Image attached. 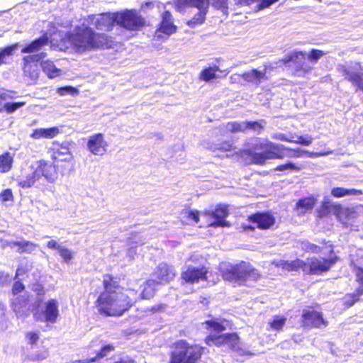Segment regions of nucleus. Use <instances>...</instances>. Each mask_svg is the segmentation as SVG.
I'll use <instances>...</instances> for the list:
<instances>
[{
  "instance_id": "obj_1",
  "label": "nucleus",
  "mask_w": 363,
  "mask_h": 363,
  "mask_svg": "<svg viewBox=\"0 0 363 363\" xmlns=\"http://www.w3.org/2000/svg\"><path fill=\"white\" fill-rule=\"evenodd\" d=\"M102 277L103 291L94 301L97 313L102 317H120L128 311L140 297L150 299L155 294V289L150 281L139 294L135 289L121 286L119 279L112 274H105Z\"/></svg>"
},
{
  "instance_id": "obj_2",
  "label": "nucleus",
  "mask_w": 363,
  "mask_h": 363,
  "mask_svg": "<svg viewBox=\"0 0 363 363\" xmlns=\"http://www.w3.org/2000/svg\"><path fill=\"white\" fill-rule=\"evenodd\" d=\"M238 154L247 162L259 165L264 164L267 160L298 158L305 154L309 155L307 151L298 147L291 148L261 138H257L251 148L240 150Z\"/></svg>"
},
{
  "instance_id": "obj_3",
  "label": "nucleus",
  "mask_w": 363,
  "mask_h": 363,
  "mask_svg": "<svg viewBox=\"0 0 363 363\" xmlns=\"http://www.w3.org/2000/svg\"><path fill=\"white\" fill-rule=\"evenodd\" d=\"M72 47L77 53L82 54L98 50H108L115 45L114 38L105 33L96 32L89 26L82 23L74 27L67 35Z\"/></svg>"
},
{
  "instance_id": "obj_4",
  "label": "nucleus",
  "mask_w": 363,
  "mask_h": 363,
  "mask_svg": "<svg viewBox=\"0 0 363 363\" xmlns=\"http://www.w3.org/2000/svg\"><path fill=\"white\" fill-rule=\"evenodd\" d=\"M222 279L237 285H245L247 281H257L262 274L250 262L226 263L220 268Z\"/></svg>"
},
{
  "instance_id": "obj_5",
  "label": "nucleus",
  "mask_w": 363,
  "mask_h": 363,
  "mask_svg": "<svg viewBox=\"0 0 363 363\" xmlns=\"http://www.w3.org/2000/svg\"><path fill=\"white\" fill-rule=\"evenodd\" d=\"M212 4L216 9H228V0H211ZM210 6V0H174V7L178 12H183L188 7H194L199 9V11L186 24L190 28L204 23L206 15Z\"/></svg>"
},
{
  "instance_id": "obj_6",
  "label": "nucleus",
  "mask_w": 363,
  "mask_h": 363,
  "mask_svg": "<svg viewBox=\"0 0 363 363\" xmlns=\"http://www.w3.org/2000/svg\"><path fill=\"white\" fill-rule=\"evenodd\" d=\"M169 363H196L201 359L203 348L199 345H190L185 340L173 344Z\"/></svg>"
},
{
  "instance_id": "obj_7",
  "label": "nucleus",
  "mask_w": 363,
  "mask_h": 363,
  "mask_svg": "<svg viewBox=\"0 0 363 363\" xmlns=\"http://www.w3.org/2000/svg\"><path fill=\"white\" fill-rule=\"evenodd\" d=\"M320 244L329 249L330 255L328 258H318L312 257L306 261L305 274L308 275H320L328 272L331 267L339 260V257L335 254L334 245L330 241L323 240Z\"/></svg>"
},
{
  "instance_id": "obj_8",
  "label": "nucleus",
  "mask_w": 363,
  "mask_h": 363,
  "mask_svg": "<svg viewBox=\"0 0 363 363\" xmlns=\"http://www.w3.org/2000/svg\"><path fill=\"white\" fill-rule=\"evenodd\" d=\"M48 152L51 160L60 166V173L65 174L74 169L75 161L69 143L54 140Z\"/></svg>"
},
{
  "instance_id": "obj_9",
  "label": "nucleus",
  "mask_w": 363,
  "mask_h": 363,
  "mask_svg": "<svg viewBox=\"0 0 363 363\" xmlns=\"http://www.w3.org/2000/svg\"><path fill=\"white\" fill-rule=\"evenodd\" d=\"M117 24L129 31H138L146 25L145 19L135 9L116 12Z\"/></svg>"
},
{
  "instance_id": "obj_10",
  "label": "nucleus",
  "mask_w": 363,
  "mask_h": 363,
  "mask_svg": "<svg viewBox=\"0 0 363 363\" xmlns=\"http://www.w3.org/2000/svg\"><path fill=\"white\" fill-rule=\"evenodd\" d=\"M308 60L306 52L294 51L286 55L280 61L284 65L292 62L294 65L292 74L295 77H304L313 70V67L310 65Z\"/></svg>"
},
{
  "instance_id": "obj_11",
  "label": "nucleus",
  "mask_w": 363,
  "mask_h": 363,
  "mask_svg": "<svg viewBox=\"0 0 363 363\" xmlns=\"http://www.w3.org/2000/svg\"><path fill=\"white\" fill-rule=\"evenodd\" d=\"M247 220L253 225L244 226V230L252 231L257 228L266 230L271 229L275 225L276 218L272 211H257L249 215Z\"/></svg>"
},
{
  "instance_id": "obj_12",
  "label": "nucleus",
  "mask_w": 363,
  "mask_h": 363,
  "mask_svg": "<svg viewBox=\"0 0 363 363\" xmlns=\"http://www.w3.org/2000/svg\"><path fill=\"white\" fill-rule=\"evenodd\" d=\"M300 322L303 328H321L326 327L328 324L324 318L323 313L315 310V308L312 306L303 309Z\"/></svg>"
},
{
  "instance_id": "obj_13",
  "label": "nucleus",
  "mask_w": 363,
  "mask_h": 363,
  "mask_svg": "<svg viewBox=\"0 0 363 363\" xmlns=\"http://www.w3.org/2000/svg\"><path fill=\"white\" fill-rule=\"evenodd\" d=\"M203 215L211 220L208 226L218 228L230 225L229 222L225 220L228 215V210L225 205L218 204L213 209L205 210Z\"/></svg>"
},
{
  "instance_id": "obj_14",
  "label": "nucleus",
  "mask_w": 363,
  "mask_h": 363,
  "mask_svg": "<svg viewBox=\"0 0 363 363\" xmlns=\"http://www.w3.org/2000/svg\"><path fill=\"white\" fill-rule=\"evenodd\" d=\"M207 274L208 268L204 265L200 267L189 265L182 272L180 279L182 284H194L200 281H207Z\"/></svg>"
},
{
  "instance_id": "obj_15",
  "label": "nucleus",
  "mask_w": 363,
  "mask_h": 363,
  "mask_svg": "<svg viewBox=\"0 0 363 363\" xmlns=\"http://www.w3.org/2000/svg\"><path fill=\"white\" fill-rule=\"evenodd\" d=\"M177 27L173 23L172 13L165 11L162 14V21L159 23L154 33V39L160 40L169 38L177 32Z\"/></svg>"
},
{
  "instance_id": "obj_16",
  "label": "nucleus",
  "mask_w": 363,
  "mask_h": 363,
  "mask_svg": "<svg viewBox=\"0 0 363 363\" xmlns=\"http://www.w3.org/2000/svg\"><path fill=\"white\" fill-rule=\"evenodd\" d=\"M45 52L25 56L23 58V71L24 76L31 80L37 79L39 75L38 62L45 57Z\"/></svg>"
},
{
  "instance_id": "obj_17",
  "label": "nucleus",
  "mask_w": 363,
  "mask_h": 363,
  "mask_svg": "<svg viewBox=\"0 0 363 363\" xmlns=\"http://www.w3.org/2000/svg\"><path fill=\"white\" fill-rule=\"evenodd\" d=\"M35 169L40 178L43 177L50 183H53L57 179L59 172H60V166L52 160L50 162L43 159L40 160Z\"/></svg>"
},
{
  "instance_id": "obj_18",
  "label": "nucleus",
  "mask_w": 363,
  "mask_h": 363,
  "mask_svg": "<svg viewBox=\"0 0 363 363\" xmlns=\"http://www.w3.org/2000/svg\"><path fill=\"white\" fill-rule=\"evenodd\" d=\"M86 146L93 155L102 156L106 152L108 144L102 133H95L89 138Z\"/></svg>"
},
{
  "instance_id": "obj_19",
  "label": "nucleus",
  "mask_w": 363,
  "mask_h": 363,
  "mask_svg": "<svg viewBox=\"0 0 363 363\" xmlns=\"http://www.w3.org/2000/svg\"><path fill=\"white\" fill-rule=\"evenodd\" d=\"M152 274L155 277L154 281L157 284H165L175 277V272L172 267L164 262L156 267Z\"/></svg>"
},
{
  "instance_id": "obj_20",
  "label": "nucleus",
  "mask_w": 363,
  "mask_h": 363,
  "mask_svg": "<svg viewBox=\"0 0 363 363\" xmlns=\"http://www.w3.org/2000/svg\"><path fill=\"white\" fill-rule=\"evenodd\" d=\"M116 23H117L116 12L103 13L96 19L94 26L98 30L109 32L113 30Z\"/></svg>"
},
{
  "instance_id": "obj_21",
  "label": "nucleus",
  "mask_w": 363,
  "mask_h": 363,
  "mask_svg": "<svg viewBox=\"0 0 363 363\" xmlns=\"http://www.w3.org/2000/svg\"><path fill=\"white\" fill-rule=\"evenodd\" d=\"M44 321L48 323H56L59 316L58 303L55 299L51 298L45 303L43 311Z\"/></svg>"
},
{
  "instance_id": "obj_22",
  "label": "nucleus",
  "mask_w": 363,
  "mask_h": 363,
  "mask_svg": "<svg viewBox=\"0 0 363 363\" xmlns=\"http://www.w3.org/2000/svg\"><path fill=\"white\" fill-rule=\"evenodd\" d=\"M275 265L284 271L297 272L301 269L305 273L306 261L299 258L291 261L281 259Z\"/></svg>"
},
{
  "instance_id": "obj_23",
  "label": "nucleus",
  "mask_w": 363,
  "mask_h": 363,
  "mask_svg": "<svg viewBox=\"0 0 363 363\" xmlns=\"http://www.w3.org/2000/svg\"><path fill=\"white\" fill-rule=\"evenodd\" d=\"M241 77L247 82L255 84L256 85H259L262 79H267L265 72H261L257 69H252L244 72L241 74Z\"/></svg>"
},
{
  "instance_id": "obj_24",
  "label": "nucleus",
  "mask_w": 363,
  "mask_h": 363,
  "mask_svg": "<svg viewBox=\"0 0 363 363\" xmlns=\"http://www.w3.org/2000/svg\"><path fill=\"white\" fill-rule=\"evenodd\" d=\"M60 133L58 127H51L48 128H36L33 130L30 137L35 140L40 138L52 139Z\"/></svg>"
},
{
  "instance_id": "obj_25",
  "label": "nucleus",
  "mask_w": 363,
  "mask_h": 363,
  "mask_svg": "<svg viewBox=\"0 0 363 363\" xmlns=\"http://www.w3.org/2000/svg\"><path fill=\"white\" fill-rule=\"evenodd\" d=\"M9 246L11 247H16V251L19 254H30L38 247V244L28 240L10 242Z\"/></svg>"
},
{
  "instance_id": "obj_26",
  "label": "nucleus",
  "mask_w": 363,
  "mask_h": 363,
  "mask_svg": "<svg viewBox=\"0 0 363 363\" xmlns=\"http://www.w3.org/2000/svg\"><path fill=\"white\" fill-rule=\"evenodd\" d=\"M316 203V199L313 196L300 199L296 203L294 209L298 211L299 214H303L313 208Z\"/></svg>"
},
{
  "instance_id": "obj_27",
  "label": "nucleus",
  "mask_w": 363,
  "mask_h": 363,
  "mask_svg": "<svg viewBox=\"0 0 363 363\" xmlns=\"http://www.w3.org/2000/svg\"><path fill=\"white\" fill-rule=\"evenodd\" d=\"M48 42V38L47 33H45L43 36L33 40L30 43L23 47L21 50L23 53H31L33 52L38 51L44 45H47Z\"/></svg>"
},
{
  "instance_id": "obj_28",
  "label": "nucleus",
  "mask_w": 363,
  "mask_h": 363,
  "mask_svg": "<svg viewBox=\"0 0 363 363\" xmlns=\"http://www.w3.org/2000/svg\"><path fill=\"white\" fill-rule=\"evenodd\" d=\"M221 69L217 65L204 67L199 74V79L203 82H210L217 77V72H220Z\"/></svg>"
},
{
  "instance_id": "obj_29",
  "label": "nucleus",
  "mask_w": 363,
  "mask_h": 363,
  "mask_svg": "<svg viewBox=\"0 0 363 363\" xmlns=\"http://www.w3.org/2000/svg\"><path fill=\"white\" fill-rule=\"evenodd\" d=\"M43 72L50 79L55 78L61 74V69L56 67L54 62L50 60L41 62Z\"/></svg>"
},
{
  "instance_id": "obj_30",
  "label": "nucleus",
  "mask_w": 363,
  "mask_h": 363,
  "mask_svg": "<svg viewBox=\"0 0 363 363\" xmlns=\"http://www.w3.org/2000/svg\"><path fill=\"white\" fill-rule=\"evenodd\" d=\"M40 179L36 169L30 174L22 177L18 182V186L23 189H28L33 186Z\"/></svg>"
},
{
  "instance_id": "obj_31",
  "label": "nucleus",
  "mask_w": 363,
  "mask_h": 363,
  "mask_svg": "<svg viewBox=\"0 0 363 363\" xmlns=\"http://www.w3.org/2000/svg\"><path fill=\"white\" fill-rule=\"evenodd\" d=\"M13 164V157L9 152H4L0 155V173L4 174L10 172Z\"/></svg>"
},
{
  "instance_id": "obj_32",
  "label": "nucleus",
  "mask_w": 363,
  "mask_h": 363,
  "mask_svg": "<svg viewBox=\"0 0 363 363\" xmlns=\"http://www.w3.org/2000/svg\"><path fill=\"white\" fill-rule=\"evenodd\" d=\"M363 295V291L356 288L354 292L346 294L343 297V306L345 308H350L356 303L359 302L361 296Z\"/></svg>"
},
{
  "instance_id": "obj_33",
  "label": "nucleus",
  "mask_w": 363,
  "mask_h": 363,
  "mask_svg": "<svg viewBox=\"0 0 363 363\" xmlns=\"http://www.w3.org/2000/svg\"><path fill=\"white\" fill-rule=\"evenodd\" d=\"M304 168V165L299 163L287 161L285 163L278 164L274 168L275 171L290 172H299Z\"/></svg>"
},
{
  "instance_id": "obj_34",
  "label": "nucleus",
  "mask_w": 363,
  "mask_h": 363,
  "mask_svg": "<svg viewBox=\"0 0 363 363\" xmlns=\"http://www.w3.org/2000/svg\"><path fill=\"white\" fill-rule=\"evenodd\" d=\"M362 190L355 189L334 187L331 189V194L335 198H340L347 195H362Z\"/></svg>"
},
{
  "instance_id": "obj_35",
  "label": "nucleus",
  "mask_w": 363,
  "mask_h": 363,
  "mask_svg": "<svg viewBox=\"0 0 363 363\" xmlns=\"http://www.w3.org/2000/svg\"><path fill=\"white\" fill-rule=\"evenodd\" d=\"M226 335L225 333L220 335L209 334L206 337L204 341L208 346L215 345L216 347H221L225 345V337H228Z\"/></svg>"
},
{
  "instance_id": "obj_36",
  "label": "nucleus",
  "mask_w": 363,
  "mask_h": 363,
  "mask_svg": "<svg viewBox=\"0 0 363 363\" xmlns=\"http://www.w3.org/2000/svg\"><path fill=\"white\" fill-rule=\"evenodd\" d=\"M286 322V318L281 315H274L272 320L268 322L269 330L280 332L283 330Z\"/></svg>"
},
{
  "instance_id": "obj_37",
  "label": "nucleus",
  "mask_w": 363,
  "mask_h": 363,
  "mask_svg": "<svg viewBox=\"0 0 363 363\" xmlns=\"http://www.w3.org/2000/svg\"><path fill=\"white\" fill-rule=\"evenodd\" d=\"M332 208L340 209L341 205L340 204H332L330 201H323L319 208L317 209V212L319 217H324L328 216Z\"/></svg>"
},
{
  "instance_id": "obj_38",
  "label": "nucleus",
  "mask_w": 363,
  "mask_h": 363,
  "mask_svg": "<svg viewBox=\"0 0 363 363\" xmlns=\"http://www.w3.org/2000/svg\"><path fill=\"white\" fill-rule=\"evenodd\" d=\"M114 350L115 346L112 344L104 345L96 352L95 357L90 358L89 361H94V362L99 361L106 357L108 354L113 352Z\"/></svg>"
},
{
  "instance_id": "obj_39",
  "label": "nucleus",
  "mask_w": 363,
  "mask_h": 363,
  "mask_svg": "<svg viewBox=\"0 0 363 363\" xmlns=\"http://www.w3.org/2000/svg\"><path fill=\"white\" fill-rule=\"evenodd\" d=\"M345 79L350 82L352 84L360 89V86L362 84V74L358 72H350L348 70H345L343 73Z\"/></svg>"
},
{
  "instance_id": "obj_40",
  "label": "nucleus",
  "mask_w": 363,
  "mask_h": 363,
  "mask_svg": "<svg viewBox=\"0 0 363 363\" xmlns=\"http://www.w3.org/2000/svg\"><path fill=\"white\" fill-rule=\"evenodd\" d=\"M203 324L206 325V328L209 331H214L217 333L223 332L225 330V327L222 322H218L216 320H206Z\"/></svg>"
},
{
  "instance_id": "obj_41",
  "label": "nucleus",
  "mask_w": 363,
  "mask_h": 363,
  "mask_svg": "<svg viewBox=\"0 0 363 363\" xmlns=\"http://www.w3.org/2000/svg\"><path fill=\"white\" fill-rule=\"evenodd\" d=\"M225 345H228L231 350H236L239 347L240 337L235 333H225Z\"/></svg>"
},
{
  "instance_id": "obj_42",
  "label": "nucleus",
  "mask_w": 363,
  "mask_h": 363,
  "mask_svg": "<svg viewBox=\"0 0 363 363\" xmlns=\"http://www.w3.org/2000/svg\"><path fill=\"white\" fill-rule=\"evenodd\" d=\"M301 250L306 252L320 253L321 247L318 245L311 243L308 240H303L300 242Z\"/></svg>"
},
{
  "instance_id": "obj_43",
  "label": "nucleus",
  "mask_w": 363,
  "mask_h": 363,
  "mask_svg": "<svg viewBox=\"0 0 363 363\" xmlns=\"http://www.w3.org/2000/svg\"><path fill=\"white\" fill-rule=\"evenodd\" d=\"M16 49L17 45L14 44L6 46L0 51V65L6 63V57L13 55Z\"/></svg>"
},
{
  "instance_id": "obj_44",
  "label": "nucleus",
  "mask_w": 363,
  "mask_h": 363,
  "mask_svg": "<svg viewBox=\"0 0 363 363\" xmlns=\"http://www.w3.org/2000/svg\"><path fill=\"white\" fill-rule=\"evenodd\" d=\"M226 127L230 133L245 132V122L233 121L227 123Z\"/></svg>"
},
{
  "instance_id": "obj_45",
  "label": "nucleus",
  "mask_w": 363,
  "mask_h": 363,
  "mask_svg": "<svg viewBox=\"0 0 363 363\" xmlns=\"http://www.w3.org/2000/svg\"><path fill=\"white\" fill-rule=\"evenodd\" d=\"M26 104L25 101H18V102H8L5 103L4 106V111L6 112L7 113H11L16 111L18 108L22 107Z\"/></svg>"
},
{
  "instance_id": "obj_46",
  "label": "nucleus",
  "mask_w": 363,
  "mask_h": 363,
  "mask_svg": "<svg viewBox=\"0 0 363 363\" xmlns=\"http://www.w3.org/2000/svg\"><path fill=\"white\" fill-rule=\"evenodd\" d=\"M353 272L356 277L355 281L359 284L357 288L363 291V267L355 265Z\"/></svg>"
},
{
  "instance_id": "obj_47",
  "label": "nucleus",
  "mask_w": 363,
  "mask_h": 363,
  "mask_svg": "<svg viewBox=\"0 0 363 363\" xmlns=\"http://www.w3.org/2000/svg\"><path fill=\"white\" fill-rule=\"evenodd\" d=\"M245 130L250 129L255 132L260 133L264 129V125L259 121H245Z\"/></svg>"
},
{
  "instance_id": "obj_48",
  "label": "nucleus",
  "mask_w": 363,
  "mask_h": 363,
  "mask_svg": "<svg viewBox=\"0 0 363 363\" xmlns=\"http://www.w3.org/2000/svg\"><path fill=\"white\" fill-rule=\"evenodd\" d=\"M324 54L323 50L313 48L311 50L310 53L308 55L307 54V58L312 62L316 63Z\"/></svg>"
},
{
  "instance_id": "obj_49",
  "label": "nucleus",
  "mask_w": 363,
  "mask_h": 363,
  "mask_svg": "<svg viewBox=\"0 0 363 363\" xmlns=\"http://www.w3.org/2000/svg\"><path fill=\"white\" fill-rule=\"evenodd\" d=\"M188 223H198L200 220L199 212L197 210H189L184 212Z\"/></svg>"
},
{
  "instance_id": "obj_50",
  "label": "nucleus",
  "mask_w": 363,
  "mask_h": 363,
  "mask_svg": "<svg viewBox=\"0 0 363 363\" xmlns=\"http://www.w3.org/2000/svg\"><path fill=\"white\" fill-rule=\"evenodd\" d=\"M14 200V196L11 189H4L0 193V201L4 203L6 201H13Z\"/></svg>"
},
{
  "instance_id": "obj_51",
  "label": "nucleus",
  "mask_w": 363,
  "mask_h": 363,
  "mask_svg": "<svg viewBox=\"0 0 363 363\" xmlns=\"http://www.w3.org/2000/svg\"><path fill=\"white\" fill-rule=\"evenodd\" d=\"M58 252H59V255L62 258V259L67 262V263H69L72 258V255H73V253L72 252L66 248V247H60L58 250Z\"/></svg>"
},
{
  "instance_id": "obj_52",
  "label": "nucleus",
  "mask_w": 363,
  "mask_h": 363,
  "mask_svg": "<svg viewBox=\"0 0 363 363\" xmlns=\"http://www.w3.org/2000/svg\"><path fill=\"white\" fill-rule=\"evenodd\" d=\"M33 268L32 263H27L25 265H21L18 267L15 274V278H17L18 276H22L28 272H29Z\"/></svg>"
},
{
  "instance_id": "obj_53",
  "label": "nucleus",
  "mask_w": 363,
  "mask_h": 363,
  "mask_svg": "<svg viewBox=\"0 0 363 363\" xmlns=\"http://www.w3.org/2000/svg\"><path fill=\"white\" fill-rule=\"evenodd\" d=\"M217 149L223 152H230L234 150L235 147L230 141H223L219 144Z\"/></svg>"
},
{
  "instance_id": "obj_54",
  "label": "nucleus",
  "mask_w": 363,
  "mask_h": 363,
  "mask_svg": "<svg viewBox=\"0 0 363 363\" xmlns=\"http://www.w3.org/2000/svg\"><path fill=\"white\" fill-rule=\"evenodd\" d=\"M26 338L28 340V344L34 345L39 340V335L35 332H29L26 333Z\"/></svg>"
},
{
  "instance_id": "obj_55",
  "label": "nucleus",
  "mask_w": 363,
  "mask_h": 363,
  "mask_svg": "<svg viewBox=\"0 0 363 363\" xmlns=\"http://www.w3.org/2000/svg\"><path fill=\"white\" fill-rule=\"evenodd\" d=\"M58 92L61 95H64L67 93L70 94L72 95H75L78 94V90L75 87L67 86L59 88Z\"/></svg>"
},
{
  "instance_id": "obj_56",
  "label": "nucleus",
  "mask_w": 363,
  "mask_h": 363,
  "mask_svg": "<svg viewBox=\"0 0 363 363\" xmlns=\"http://www.w3.org/2000/svg\"><path fill=\"white\" fill-rule=\"evenodd\" d=\"M259 3L257 4V9L259 10H262L267 8H269L272 4L277 2L279 0H258Z\"/></svg>"
},
{
  "instance_id": "obj_57",
  "label": "nucleus",
  "mask_w": 363,
  "mask_h": 363,
  "mask_svg": "<svg viewBox=\"0 0 363 363\" xmlns=\"http://www.w3.org/2000/svg\"><path fill=\"white\" fill-rule=\"evenodd\" d=\"M25 289L24 284L21 281H16L13 283V285L12 286V294L13 295H16L22 291H23Z\"/></svg>"
},
{
  "instance_id": "obj_58",
  "label": "nucleus",
  "mask_w": 363,
  "mask_h": 363,
  "mask_svg": "<svg viewBox=\"0 0 363 363\" xmlns=\"http://www.w3.org/2000/svg\"><path fill=\"white\" fill-rule=\"evenodd\" d=\"M32 290L38 295V296H44L45 294V290L43 284L39 282L34 283L32 286Z\"/></svg>"
},
{
  "instance_id": "obj_59",
  "label": "nucleus",
  "mask_w": 363,
  "mask_h": 363,
  "mask_svg": "<svg viewBox=\"0 0 363 363\" xmlns=\"http://www.w3.org/2000/svg\"><path fill=\"white\" fill-rule=\"evenodd\" d=\"M113 363H136L134 358L130 356L121 357L115 361Z\"/></svg>"
},
{
  "instance_id": "obj_60",
  "label": "nucleus",
  "mask_w": 363,
  "mask_h": 363,
  "mask_svg": "<svg viewBox=\"0 0 363 363\" xmlns=\"http://www.w3.org/2000/svg\"><path fill=\"white\" fill-rule=\"evenodd\" d=\"M296 143L303 145H309L312 143V138L311 137L304 138L299 136Z\"/></svg>"
},
{
  "instance_id": "obj_61",
  "label": "nucleus",
  "mask_w": 363,
  "mask_h": 363,
  "mask_svg": "<svg viewBox=\"0 0 363 363\" xmlns=\"http://www.w3.org/2000/svg\"><path fill=\"white\" fill-rule=\"evenodd\" d=\"M47 247L49 248V249H51V250H59V249L61 247V246L57 242L56 240H49L48 242H47Z\"/></svg>"
},
{
  "instance_id": "obj_62",
  "label": "nucleus",
  "mask_w": 363,
  "mask_h": 363,
  "mask_svg": "<svg viewBox=\"0 0 363 363\" xmlns=\"http://www.w3.org/2000/svg\"><path fill=\"white\" fill-rule=\"evenodd\" d=\"M237 4L240 5H250L255 1V0H235Z\"/></svg>"
},
{
  "instance_id": "obj_63",
  "label": "nucleus",
  "mask_w": 363,
  "mask_h": 363,
  "mask_svg": "<svg viewBox=\"0 0 363 363\" xmlns=\"http://www.w3.org/2000/svg\"><path fill=\"white\" fill-rule=\"evenodd\" d=\"M5 100H6V96L1 94L0 95V113L4 111V106H5V105H4Z\"/></svg>"
},
{
  "instance_id": "obj_64",
  "label": "nucleus",
  "mask_w": 363,
  "mask_h": 363,
  "mask_svg": "<svg viewBox=\"0 0 363 363\" xmlns=\"http://www.w3.org/2000/svg\"><path fill=\"white\" fill-rule=\"evenodd\" d=\"M90 359H86V360H75L72 362V363H91L94 362V361H89Z\"/></svg>"
}]
</instances>
